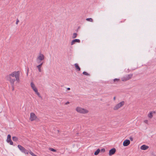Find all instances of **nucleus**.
<instances>
[{
  "label": "nucleus",
  "mask_w": 156,
  "mask_h": 156,
  "mask_svg": "<svg viewBox=\"0 0 156 156\" xmlns=\"http://www.w3.org/2000/svg\"><path fill=\"white\" fill-rule=\"evenodd\" d=\"M77 36V34L76 33H74L73 34V36H72L73 38H76Z\"/></svg>",
  "instance_id": "19"
},
{
  "label": "nucleus",
  "mask_w": 156,
  "mask_h": 156,
  "mask_svg": "<svg viewBox=\"0 0 156 156\" xmlns=\"http://www.w3.org/2000/svg\"><path fill=\"white\" fill-rule=\"evenodd\" d=\"M130 143V141L129 140H125L123 144V145L124 146H128Z\"/></svg>",
  "instance_id": "9"
},
{
  "label": "nucleus",
  "mask_w": 156,
  "mask_h": 156,
  "mask_svg": "<svg viewBox=\"0 0 156 156\" xmlns=\"http://www.w3.org/2000/svg\"><path fill=\"white\" fill-rule=\"evenodd\" d=\"M41 67L40 66L38 65L37 66V68L38 69L39 71L40 72H41Z\"/></svg>",
  "instance_id": "20"
},
{
  "label": "nucleus",
  "mask_w": 156,
  "mask_h": 156,
  "mask_svg": "<svg viewBox=\"0 0 156 156\" xmlns=\"http://www.w3.org/2000/svg\"><path fill=\"white\" fill-rule=\"evenodd\" d=\"M43 63H44V62H41L40 63V64L39 65H38L39 66H40L41 67L42 65H43Z\"/></svg>",
  "instance_id": "29"
},
{
  "label": "nucleus",
  "mask_w": 156,
  "mask_h": 156,
  "mask_svg": "<svg viewBox=\"0 0 156 156\" xmlns=\"http://www.w3.org/2000/svg\"><path fill=\"white\" fill-rule=\"evenodd\" d=\"M113 99H114V100H115V97H114Z\"/></svg>",
  "instance_id": "39"
},
{
  "label": "nucleus",
  "mask_w": 156,
  "mask_h": 156,
  "mask_svg": "<svg viewBox=\"0 0 156 156\" xmlns=\"http://www.w3.org/2000/svg\"><path fill=\"white\" fill-rule=\"evenodd\" d=\"M129 139L132 141H133V138L132 137H129Z\"/></svg>",
  "instance_id": "33"
},
{
  "label": "nucleus",
  "mask_w": 156,
  "mask_h": 156,
  "mask_svg": "<svg viewBox=\"0 0 156 156\" xmlns=\"http://www.w3.org/2000/svg\"><path fill=\"white\" fill-rule=\"evenodd\" d=\"M29 153L32 156H36V155L35 154L32 152L30 150V151L29 152Z\"/></svg>",
  "instance_id": "23"
},
{
  "label": "nucleus",
  "mask_w": 156,
  "mask_h": 156,
  "mask_svg": "<svg viewBox=\"0 0 156 156\" xmlns=\"http://www.w3.org/2000/svg\"><path fill=\"white\" fill-rule=\"evenodd\" d=\"M155 113V112H151L149 114H148V117L150 118H151L153 117V113Z\"/></svg>",
  "instance_id": "14"
},
{
  "label": "nucleus",
  "mask_w": 156,
  "mask_h": 156,
  "mask_svg": "<svg viewBox=\"0 0 156 156\" xmlns=\"http://www.w3.org/2000/svg\"><path fill=\"white\" fill-rule=\"evenodd\" d=\"M144 122L146 124H147L148 123V120H145L144 121Z\"/></svg>",
  "instance_id": "34"
},
{
  "label": "nucleus",
  "mask_w": 156,
  "mask_h": 156,
  "mask_svg": "<svg viewBox=\"0 0 156 156\" xmlns=\"http://www.w3.org/2000/svg\"><path fill=\"white\" fill-rule=\"evenodd\" d=\"M12 86V90H14V85L13 86V87Z\"/></svg>",
  "instance_id": "38"
},
{
  "label": "nucleus",
  "mask_w": 156,
  "mask_h": 156,
  "mask_svg": "<svg viewBox=\"0 0 156 156\" xmlns=\"http://www.w3.org/2000/svg\"><path fill=\"white\" fill-rule=\"evenodd\" d=\"M5 78L7 80L9 81L12 86L13 87L14 83L16 80L18 82L20 81V72L19 71H14L11 73L7 76Z\"/></svg>",
  "instance_id": "1"
},
{
  "label": "nucleus",
  "mask_w": 156,
  "mask_h": 156,
  "mask_svg": "<svg viewBox=\"0 0 156 156\" xmlns=\"http://www.w3.org/2000/svg\"><path fill=\"white\" fill-rule=\"evenodd\" d=\"M69 101H67L66 103V105H67L68 104H69Z\"/></svg>",
  "instance_id": "36"
},
{
  "label": "nucleus",
  "mask_w": 156,
  "mask_h": 156,
  "mask_svg": "<svg viewBox=\"0 0 156 156\" xmlns=\"http://www.w3.org/2000/svg\"><path fill=\"white\" fill-rule=\"evenodd\" d=\"M76 111L78 113L82 114H86L88 112V111L86 109L78 107L76 108Z\"/></svg>",
  "instance_id": "2"
},
{
  "label": "nucleus",
  "mask_w": 156,
  "mask_h": 156,
  "mask_svg": "<svg viewBox=\"0 0 156 156\" xmlns=\"http://www.w3.org/2000/svg\"><path fill=\"white\" fill-rule=\"evenodd\" d=\"M12 139L13 141H17L18 140V138L16 136H13L12 137Z\"/></svg>",
  "instance_id": "16"
},
{
  "label": "nucleus",
  "mask_w": 156,
  "mask_h": 156,
  "mask_svg": "<svg viewBox=\"0 0 156 156\" xmlns=\"http://www.w3.org/2000/svg\"><path fill=\"white\" fill-rule=\"evenodd\" d=\"M37 118V116L34 113H30V119L32 121L35 120Z\"/></svg>",
  "instance_id": "7"
},
{
  "label": "nucleus",
  "mask_w": 156,
  "mask_h": 156,
  "mask_svg": "<svg viewBox=\"0 0 156 156\" xmlns=\"http://www.w3.org/2000/svg\"><path fill=\"white\" fill-rule=\"evenodd\" d=\"M100 150L99 149H98L94 152V154L95 155H97L100 152Z\"/></svg>",
  "instance_id": "15"
},
{
  "label": "nucleus",
  "mask_w": 156,
  "mask_h": 156,
  "mask_svg": "<svg viewBox=\"0 0 156 156\" xmlns=\"http://www.w3.org/2000/svg\"><path fill=\"white\" fill-rule=\"evenodd\" d=\"M32 89H33V90L34 91V92H35L36 91H36L37 90V88L35 87L33 88H32Z\"/></svg>",
  "instance_id": "27"
},
{
  "label": "nucleus",
  "mask_w": 156,
  "mask_h": 156,
  "mask_svg": "<svg viewBox=\"0 0 156 156\" xmlns=\"http://www.w3.org/2000/svg\"><path fill=\"white\" fill-rule=\"evenodd\" d=\"M86 20L87 21H89L91 22H92L93 21V19L91 18H87L86 19Z\"/></svg>",
  "instance_id": "21"
},
{
  "label": "nucleus",
  "mask_w": 156,
  "mask_h": 156,
  "mask_svg": "<svg viewBox=\"0 0 156 156\" xmlns=\"http://www.w3.org/2000/svg\"><path fill=\"white\" fill-rule=\"evenodd\" d=\"M101 151H103V152H105V149L104 148H102L101 149Z\"/></svg>",
  "instance_id": "31"
},
{
  "label": "nucleus",
  "mask_w": 156,
  "mask_h": 156,
  "mask_svg": "<svg viewBox=\"0 0 156 156\" xmlns=\"http://www.w3.org/2000/svg\"><path fill=\"white\" fill-rule=\"evenodd\" d=\"M149 148V147L145 145H143L141 146L140 148L142 150H145Z\"/></svg>",
  "instance_id": "11"
},
{
  "label": "nucleus",
  "mask_w": 156,
  "mask_h": 156,
  "mask_svg": "<svg viewBox=\"0 0 156 156\" xmlns=\"http://www.w3.org/2000/svg\"><path fill=\"white\" fill-rule=\"evenodd\" d=\"M74 66L76 68V69L77 71H79L80 70V68L78 66V65L77 63H75L74 64Z\"/></svg>",
  "instance_id": "12"
},
{
  "label": "nucleus",
  "mask_w": 156,
  "mask_h": 156,
  "mask_svg": "<svg viewBox=\"0 0 156 156\" xmlns=\"http://www.w3.org/2000/svg\"><path fill=\"white\" fill-rule=\"evenodd\" d=\"M50 150L51 151H54V152H55L56 151V150L54 149H53V148H50Z\"/></svg>",
  "instance_id": "28"
},
{
  "label": "nucleus",
  "mask_w": 156,
  "mask_h": 156,
  "mask_svg": "<svg viewBox=\"0 0 156 156\" xmlns=\"http://www.w3.org/2000/svg\"><path fill=\"white\" fill-rule=\"evenodd\" d=\"M6 141L8 143H9L11 145L13 144V142L11 140V138H7Z\"/></svg>",
  "instance_id": "13"
},
{
  "label": "nucleus",
  "mask_w": 156,
  "mask_h": 156,
  "mask_svg": "<svg viewBox=\"0 0 156 156\" xmlns=\"http://www.w3.org/2000/svg\"><path fill=\"white\" fill-rule=\"evenodd\" d=\"M83 75H86V76H89L90 75L89 73H88L86 72H85V71L83 72Z\"/></svg>",
  "instance_id": "22"
},
{
  "label": "nucleus",
  "mask_w": 156,
  "mask_h": 156,
  "mask_svg": "<svg viewBox=\"0 0 156 156\" xmlns=\"http://www.w3.org/2000/svg\"><path fill=\"white\" fill-rule=\"evenodd\" d=\"M67 90H70V88H67Z\"/></svg>",
  "instance_id": "37"
},
{
  "label": "nucleus",
  "mask_w": 156,
  "mask_h": 156,
  "mask_svg": "<svg viewBox=\"0 0 156 156\" xmlns=\"http://www.w3.org/2000/svg\"><path fill=\"white\" fill-rule=\"evenodd\" d=\"M80 40L79 39H75L72 41L71 42V45H73L75 44L76 42L80 43Z\"/></svg>",
  "instance_id": "10"
},
{
  "label": "nucleus",
  "mask_w": 156,
  "mask_h": 156,
  "mask_svg": "<svg viewBox=\"0 0 156 156\" xmlns=\"http://www.w3.org/2000/svg\"><path fill=\"white\" fill-rule=\"evenodd\" d=\"M120 81V80L119 79L115 78L114 79L113 81L114 82H118Z\"/></svg>",
  "instance_id": "26"
},
{
  "label": "nucleus",
  "mask_w": 156,
  "mask_h": 156,
  "mask_svg": "<svg viewBox=\"0 0 156 156\" xmlns=\"http://www.w3.org/2000/svg\"><path fill=\"white\" fill-rule=\"evenodd\" d=\"M45 58L43 54L40 53L39 56L37 57L36 59L37 61H42L44 60Z\"/></svg>",
  "instance_id": "6"
},
{
  "label": "nucleus",
  "mask_w": 156,
  "mask_h": 156,
  "mask_svg": "<svg viewBox=\"0 0 156 156\" xmlns=\"http://www.w3.org/2000/svg\"><path fill=\"white\" fill-rule=\"evenodd\" d=\"M29 153L32 156H36V155L35 154L32 152L30 150V151L29 152Z\"/></svg>",
  "instance_id": "24"
},
{
  "label": "nucleus",
  "mask_w": 156,
  "mask_h": 156,
  "mask_svg": "<svg viewBox=\"0 0 156 156\" xmlns=\"http://www.w3.org/2000/svg\"><path fill=\"white\" fill-rule=\"evenodd\" d=\"M133 76V74L126 75L125 76L122 78V80L123 81H125L128 80H129L132 78Z\"/></svg>",
  "instance_id": "5"
},
{
  "label": "nucleus",
  "mask_w": 156,
  "mask_h": 156,
  "mask_svg": "<svg viewBox=\"0 0 156 156\" xmlns=\"http://www.w3.org/2000/svg\"><path fill=\"white\" fill-rule=\"evenodd\" d=\"M7 138H11V136L10 134H8L7 136Z\"/></svg>",
  "instance_id": "32"
},
{
  "label": "nucleus",
  "mask_w": 156,
  "mask_h": 156,
  "mask_svg": "<svg viewBox=\"0 0 156 156\" xmlns=\"http://www.w3.org/2000/svg\"><path fill=\"white\" fill-rule=\"evenodd\" d=\"M37 62L38 63H40L41 62V61H37Z\"/></svg>",
  "instance_id": "35"
},
{
  "label": "nucleus",
  "mask_w": 156,
  "mask_h": 156,
  "mask_svg": "<svg viewBox=\"0 0 156 156\" xmlns=\"http://www.w3.org/2000/svg\"><path fill=\"white\" fill-rule=\"evenodd\" d=\"M19 22V20L17 19L16 20V24H18Z\"/></svg>",
  "instance_id": "30"
},
{
  "label": "nucleus",
  "mask_w": 156,
  "mask_h": 156,
  "mask_svg": "<svg viewBox=\"0 0 156 156\" xmlns=\"http://www.w3.org/2000/svg\"><path fill=\"white\" fill-rule=\"evenodd\" d=\"M30 85L32 88L35 87L34 83L32 82L31 83Z\"/></svg>",
  "instance_id": "25"
},
{
  "label": "nucleus",
  "mask_w": 156,
  "mask_h": 156,
  "mask_svg": "<svg viewBox=\"0 0 156 156\" xmlns=\"http://www.w3.org/2000/svg\"><path fill=\"white\" fill-rule=\"evenodd\" d=\"M36 91H36L35 92V93L37 94V95L38 96V97L42 98V97L40 95L38 91V90H37Z\"/></svg>",
  "instance_id": "18"
},
{
  "label": "nucleus",
  "mask_w": 156,
  "mask_h": 156,
  "mask_svg": "<svg viewBox=\"0 0 156 156\" xmlns=\"http://www.w3.org/2000/svg\"><path fill=\"white\" fill-rule=\"evenodd\" d=\"M36 91H36L35 92V93L37 94V95L38 96V97L42 98V97L40 95L38 91V90H37Z\"/></svg>",
  "instance_id": "17"
},
{
  "label": "nucleus",
  "mask_w": 156,
  "mask_h": 156,
  "mask_svg": "<svg viewBox=\"0 0 156 156\" xmlns=\"http://www.w3.org/2000/svg\"><path fill=\"white\" fill-rule=\"evenodd\" d=\"M125 104L124 101H122L116 105L114 107L113 110H117L122 107Z\"/></svg>",
  "instance_id": "3"
},
{
  "label": "nucleus",
  "mask_w": 156,
  "mask_h": 156,
  "mask_svg": "<svg viewBox=\"0 0 156 156\" xmlns=\"http://www.w3.org/2000/svg\"><path fill=\"white\" fill-rule=\"evenodd\" d=\"M18 148L23 153L26 154H28L29 153V151L27 150L25 148L20 145H18L17 146Z\"/></svg>",
  "instance_id": "4"
},
{
  "label": "nucleus",
  "mask_w": 156,
  "mask_h": 156,
  "mask_svg": "<svg viewBox=\"0 0 156 156\" xmlns=\"http://www.w3.org/2000/svg\"><path fill=\"white\" fill-rule=\"evenodd\" d=\"M116 152V149L115 148H113L109 151V155L110 156H111L114 154Z\"/></svg>",
  "instance_id": "8"
}]
</instances>
